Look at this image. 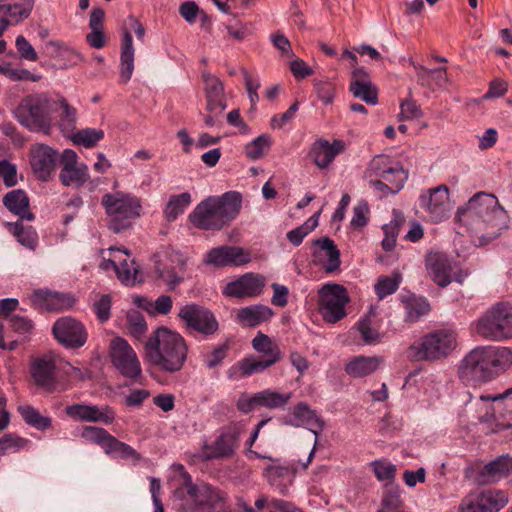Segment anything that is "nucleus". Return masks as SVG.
Here are the masks:
<instances>
[{"label":"nucleus","mask_w":512,"mask_h":512,"mask_svg":"<svg viewBox=\"0 0 512 512\" xmlns=\"http://www.w3.org/2000/svg\"><path fill=\"white\" fill-rule=\"evenodd\" d=\"M457 217L480 245L496 239L507 228V214L495 195L478 192L457 210Z\"/></svg>","instance_id":"obj_1"},{"label":"nucleus","mask_w":512,"mask_h":512,"mask_svg":"<svg viewBox=\"0 0 512 512\" xmlns=\"http://www.w3.org/2000/svg\"><path fill=\"white\" fill-rule=\"evenodd\" d=\"M145 359L158 370L176 373L183 369L188 355L185 338L167 327H158L144 343Z\"/></svg>","instance_id":"obj_2"},{"label":"nucleus","mask_w":512,"mask_h":512,"mask_svg":"<svg viewBox=\"0 0 512 512\" xmlns=\"http://www.w3.org/2000/svg\"><path fill=\"white\" fill-rule=\"evenodd\" d=\"M512 365V352L506 347L480 346L471 350L458 367L459 378L467 385L490 381Z\"/></svg>","instance_id":"obj_3"},{"label":"nucleus","mask_w":512,"mask_h":512,"mask_svg":"<svg viewBox=\"0 0 512 512\" xmlns=\"http://www.w3.org/2000/svg\"><path fill=\"white\" fill-rule=\"evenodd\" d=\"M174 497L180 501L178 512H225L227 494L208 483L194 484L188 473L183 483L175 489Z\"/></svg>","instance_id":"obj_4"},{"label":"nucleus","mask_w":512,"mask_h":512,"mask_svg":"<svg viewBox=\"0 0 512 512\" xmlns=\"http://www.w3.org/2000/svg\"><path fill=\"white\" fill-rule=\"evenodd\" d=\"M241 202V194L236 191L224 193L221 197H208L195 207L189 216L190 221L203 230H220L239 214Z\"/></svg>","instance_id":"obj_5"},{"label":"nucleus","mask_w":512,"mask_h":512,"mask_svg":"<svg viewBox=\"0 0 512 512\" xmlns=\"http://www.w3.org/2000/svg\"><path fill=\"white\" fill-rule=\"evenodd\" d=\"M101 205L107 216L108 227L114 233L129 229L143 212L140 197L120 190L104 194Z\"/></svg>","instance_id":"obj_6"},{"label":"nucleus","mask_w":512,"mask_h":512,"mask_svg":"<svg viewBox=\"0 0 512 512\" xmlns=\"http://www.w3.org/2000/svg\"><path fill=\"white\" fill-rule=\"evenodd\" d=\"M17 121L32 132L49 134L52 128V115L49 99L42 94L24 97L14 109Z\"/></svg>","instance_id":"obj_7"},{"label":"nucleus","mask_w":512,"mask_h":512,"mask_svg":"<svg viewBox=\"0 0 512 512\" xmlns=\"http://www.w3.org/2000/svg\"><path fill=\"white\" fill-rule=\"evenodd\" d=\"M474 331L489 341H503L512 337V306L497 303L474 322Z\"/></svg>","instance_id":"obj_8"},{"label":"nucleus","mask_w":512,"mask_h":512,"mask_svg":"<svg viewBox=\"0 0 512 512\" xmlns=\"http://www.w3.org/2000/svg\"><path fill=\"white\" fill-rule=\"evenodd\" d=\"M457 346L456 333L449 329H439L422 337L419 343L412 344L407 357L413 361H435L447 357Z\"/></svg>","instance_id":"obj_9"},{"label":"nucleus","mask_w":512,"mask_h":512,"mask_svg":"<svg viewBox=\"0 0 512 512\" xmlns=\"http://www.w3.org/2000/svg\"><path fill=\"white\" fill-rule=\"evenodd\" d=\"M186 332L198 333L205 338L214 336L219 331V322L208 308L196 303L183 305L177 314Z\"/></svg>","instance_id":"obj_10"},{"label":"nucleus","mask_w":512,"mask_h":512,"mask_svg":"<svg viewBox=\"0 0 512 512\" xmlns=\"http://www.w3.org/2000/svg\"><path fill=\"white\" fill-rule=\"evenodd\" d=\"M80 436L83 440L100 446L108 455L132 460L134 463L141 460V455L132 446L118 440L102 427L84 426Z\"/></svg>","instance_id":"obj_11"},{"label":"nucleus","mask_w":512,"mask_h":512,"mask_svg":"<svg viewBox=\"0 0 512 512\" xmlns=\"http://www.w3.org/2000/svg\"><path fill=\"white\" fill-rule=\"evenodd\" d=\"M349 296L340 284H325L319 290V313L328 323H336L346 316L345 306Z\"/></svg>","instance_id":"obj_12"},{"label":"nucleus","mask_w":512,"mask_h":512,"mask_svg":"<svg viewBox=\"0 0 512 512\" xmlns=\"http://www.w3.org/2000/svg\"><path fill=\"white\" fill-rule=\"evenodd\" d=\"M110 358L116 370L125 378L137 382L142 376L138 356L131 345L122 337L110 342Z\"/></svg>","instance_id":"obj_13"},{"label":"nucleus","mask_w":512,"mask_h":512,"mask_svg":"<svg viewBox=\"0 0 512 512\" xmlns=\"http://www.w3.org/2000/svg\"><path fill=\"white\" fill-rule=\"evenodd\" d=\"M131 30L135 32L139 40L143 39L145 35V28L133 15H129L125 19L123 27L120 54V80L123 84H126L131 79L134 71L135 49L133 47Z\"/></svg>","instance_id":"obj_14"},{"label":"nucleus","mask_w":512,"mask_h":512,"mask_svg":"<svg viewBox=\"0 0 512 512\" xmlns=\"http://www.w3.org/2000/svg\"><path fill=\"white\" fill-rule=\"evenodd\" d=\"M507 502L505 493L500 490L469 493L462 499L459 512H498Z\"/></svg>","instance_id":"obj_15"},{"label":"nucleus","mask_w":512,"mask_h":512,"mask_svg":"<svg viewBox=\"0 0 512 512\" xmlns=\"http://www.w3.org/2000/svg\"><path fill=\"white\" fill-rule=\"evenodd\" d=\"M52 332L56 340L67 348H80L87 341V332L84 325L69 316L59 318L54 323Z\"/></svg>","instance_id":"obj_16"},{"label":"nucleus","mask_w":512,"mask_h":512,"mask_svg":"<svg viewBox=\"0 0 512 512\" xmlns=\"http://www.w3.org/2000/svg\"><path fill=\"white\" fill-rule=\"evenodd\" d=\"M62 165L59 180L63 186H83L90 178L88 167L84 163H78V155L74 150L65 149L60 158Z\"/></svg>","instance_id":"obj_17"},{"label":"nucleus","mask_w":512,"mask_h":512,"mask_svg":"<svg viewBox=\"0 0 512 512\" xmlns=\"http://www.w3.org/2000/svg\"><path fill=\"white\" fill-rule=\"evenodd\" d=\"M30 373L35 386L46 393L58 391L56 379V363L52 356L45 355L36 358L30 367Z\"/></svg>","instance_id":"obj_18"},{"label":"nucleus","mask_w":512,"mask_h":512,"mask_svg":"<svg viewBox=\"0 0 512 512\" xmlns=\"http://www.w3.org/2000/svg\"><path fill=\"white\" fill-rule=\"evenodd\" d=\"M448 199V187L440 185L420 196V207L429 214L431 221L438 223L448 217Z\"/></svg>","instance_id":"obj_19"},{"label":"nucleus","mask_w":512,"mask_h":512,"mask_svg":"<svg viewBox=\"0 0 512 512\" xmlns=\"http://www.w3.org/2000/svg\"><path fill=\"white\" fill-rule=\"evenodd\" d=\"M241 429L232 424L221 429L219 436L206 447V455L209 459L231 457L239 447Z\"/></svg>","instance_id":"obj_20"},{"label":"nucleus","mask_w":512,"mask_h":512,"mask_svg":"<svg viewBox=\"0 0 512 512\" xmlns=\"http://www.w3.org/2000/svg\"><path fill=\"white\" fill-rule=\"evenodd\" d=\"M58 160L56 150L45 144H39L31 150L30 165L35 177L47 182L54 172Z\"/></svg>","instance_id":"obj_21"},{"label":"nucleus","mask_w":512,"mask_h":512,"mask_svg":"<svg viewBox=\"0 0 512 512\" xmlns=\"http://www.w3.org/2000/svg\"><path fill=\"white\" fill-rule=\"evenodd\" d=\"M30 300L35 308L46 311H63L72 308L76 303L73 294L49 289L35 290Z\"/></svg>","instance_id":"obj_22"},{"label":"nucleus","mask_w":512,"mask_h":512,"mask_svg":"<svg viewBox=\"0 0 512 512\" xmlns=\"http://www.w3.org/2000/svg\"><path fill=\"white\" fill-rule=\"evenodd\" d=\"M65 413L68 417L78 422H101L109 425L115 420V412L109 406L99 407L97 405L77 403L67 406Z\"/></svg>","instance_id":"obj_23"},{"label":"nucleus","mask_w":512,"mask_h":512,"mask_svg":"<svg viewBox=\"0 0 512 512\" xmlns=\"http://www.w3.org/2000/svg\"><path fill=\"white\" fill-rule=\"evenodd\" d=\"M480 399L496 402L493 408L495 411L493 433L512 428V388L494 396L481 395Z\"/></svg>","instance_id":"obj_24"},{"label":"nucleus","mask_w":512,"mask_h":512,"mask_svg":"<svg viewBox=\"0 0 512 512\" xmlns=\"http://www.w3.org/2000/svg\"><path fill=\"white\" fill-rule=\"evenodd\" d=\"M251 261V254L242 247L220 246L207 254V263L217 267L242 266Z\"/></svg>","instance_id":"obj_25"},{"label":"nucleus","mask_w":512,"mask_h":512,"mask_svg":"<svg viewBox=\"0 0 512 512\" xmlns=\"http://www.w3.org/2000/svg\"><path fill=\"white\" fill-rule=\"evenodd\" d=\"M265 285V278L259 274L247 273L237 280L228 283L224 294L229 297L244 298L255 297L261 294Z\"/></svg>","instance_id":"obj_26"},{"label":"nucleus","mask_w":512,"mask_h":512,"mask_svg":"<svg viewBox=\"0 0 512 512\" xmlns=\"http://www.w3.org/2000/svg\"><path fill=\"white\" fill-rule=\"evenodd\" d=\"M344 150L345 143L340 139L330 143L326 139L319 138L311 145L308 156L319 169H326Z\"/></svg>","instance_id":"obj_27"},{"label":"nucleus","mask_w":512,"mask_h":512,"mask_svg":"<svg viewBox=\"0 0 512 512\" xmlns=\"http://www.w3.org/2000/svg\"><path fill=\"white\" fill-rule=\"evenodd\" d=\"M349 91L354 97L365 101L367 104L378 103V89L372 84L368 72L363 67L352 71Z\"/></svg>","instance_id":"obj_28"},{"label":"nucleus","mask_w":512,"mask_h":512,"mask_svg":"<svg viewBox=\"0 0 512 512\" xmlns=\"http://www.w3.org/2000/svg\"><path fill=\"white\" fill-rule=\"evenodd\" d=\"M425 268L428 276L438 286L446 287L451 283L452 265L445 254L429 253L425 258Z\"/></svg>","instance_id":"obj_29"},{"label":"nucleus","mask_w":512,"mask_h":512,"mask_svg":"<svg viewBox=\"0 0 512 512\" xmlns=\"http://www.w3.org/2000/svg\"><path fill=\"white\" fill-rule=\"evenodd\" d=\"M512 471V457L501 455L484 465L476 474L475 481L479 485L491 484L499 481Z\"/></svg>","instance_id":"obj_30"},{"label":"nucleus","mask_w":512,"mask_h":512,"mask_svg":"<svg viewBox=\"0 0 512 512\" xmlns=\"http://www.w3.org/2000/svg\"><path fill=\"white\" fill-rule=\"evenodd\" d=\"M203 78L207 110L215 115H220L226 109L223 84L217 77L210 74L203 75Z\"/></svg>","instance_id":"obj_31"},{"label":"nucleus","mask_w":512,"mask_h":512,"mask_svg":"<svg viewBox=\"0 0 512 512\" xmlns=\"http://www.w3.org/2000/svg\"><path fill=\"white\" fill-rule=\"evenodd\" d=\"M4 206L21 219L32 221L34 214L29 209V197L23 189H15L3 197Z\"/></svg>","instance_id":"obj_32"},{"label":"nucleus","mask_w":512,"mask_h":512,"mask_svg":"<svg viewBox=\"0 0 512 512\" xmlns=\"http://www.w3.org/2000/svg\"><path fill=\"white\" fill-rule=\"evenodd\" d=\"M384 362L382 356H356L345 365V372L353 378H361L375 372Z\"/></svg>","instance_id":"obj_33"},{"label":"nucleus","mask_w":512,"mask_h":512,"mask_svg":"<svg viewBox=\"0 0 512 512\" xmlns=\"http://www.w3.org/2000/svg\"><path fill=\"white\" fill-rule=\"evenodd\" d=\"M314 245L320 248L318 257L321 259L325 258L323 262V269L326 273H333L340 267V250L336 244L329 237L320 238L314 241Z\"/></svg>","instance_id":"obj_34"},{"label":"nucleus","mask_w":512,"mask_h":512,"mask_svg":"<svg viewBox=\"0 0 512 512\" xmlns=\"http://www.w3.org/2000/svg\"><path fill=\"white\" fill-rule=\"evenodd\" d=\"M296 469L284 465H269L265 469V476L268 482L279 489L281 493H285L288 485L293 482Z\"/></svg>","instance_id":"obj_35"},{"label":"nucleus","mask_w":512,"mask_h":512,"mask_svg":"<svg viewBox=\"0 0 512 512\" xmlns=\"http://www.w3.org/2000/svg\"><path fill=\"white\" fill-rule=\"evenodd\" d=\"M285 424L300 427L303 425L317 426L323 428V421L306 402H299L292 411V418L284 421Z\"/></svg>","instance_id":"obj_36"},{"label":"nucleus","mask_w":512,"mask_h":512,"mask_svg":"<svg viewBox=\"0 0 512 512\" xmlns=\"http://www.w3.org/2000/svg\"><path fill=\"white\" fill-rule=\"evenodd\" d=\"M398 170H404V168L400 164L392 165L391 158L386 155L375 156L368 167L370 175L380 177L386 182H392V176L397 177Z\"/></svg>","instance_id":"obj_37"},{"label":"nucleus","mask_w":512,"mask_h":512,"mask_svg":"<svg viewBox=\"0 0 512 512\" xmlns=\"http://www.w3.org/2000/svg\"><path fill=\"white\" fill-rule=\"evenodd\" d=\"M272 315L273 311L268 306L254 305L240 309L237 317L241 323L249 327H255L267 321Z\"/></svg>","instance_id":"obj_38"},{"label":"nucleus","mask_w":512,"mask_h":512,"mask_svg":"<svg viewBox=\"0 0 512 512\" xmlns=\"http://www.w3.org/2000/svg\"><path fill=\"white\" fill-rule=\"evenodd\" d=\"M401 302L405 308V321L407 322H416L430 311V304L423 297L405 296L402 297Z\"/></svg>","instance_id":"obj_39"},{"label":"nucleus","mask_w":512,"mask_h":512,"mask_svg":"<svg viewBox=\"0 0 512 512\" xmlns=\"http://www.w3.org/2000/svg\"><path fill=\"white\" fill-rule=\"evenodd\" d=\"M17 411L27 425L37 430L45 431L52 426L51 417L43 416L38 409L31 405H19Z\"/></svg>","instance_id":"obj_40"},{"label":"nucleus","mask_w":512,"mask_h":512,"mask_svg":"<svg viewBox=\"0 0 512 512\" xmlns=\"http://www.w3.org/2000/svg\"><path fill=\"white\" fill-rule=\"evenodd\" d=\"M252 347L255 351L262 354L267 360H275V363L279 362L282 358V353L279 346L272 341L266 334L258 332L252 340Z\"/></svg>","instance_id":"obj_41"},{"label":"nucleus","mask_w":512,"mask_h":512,"mask_svg":"<svg viewBox=\"0 0 512 512\" xmlns=\"http://www.w3.org/2000/svg\"><path fill=\"white\" fill-rule=\"evenodd\" d=\"M259 406L267 409H285L292 398V393H280L271 389L257 392Z\"/></svg>","instance_id":"obj_42"},{"label":"nucleus","mask_w":512,"mask_h":512,"mask_svg":"<svg viewBox=\"0 0 512 512\" xmlns=\"http://www.w3.org/2000/svg\"><path fill=\"white\" fill-rule=\"evenodd\" d=\"M58 103L61 108L58 122L60 130L64 135L70 136L76 130L77 110L64 97L59 98Z\"/></svg>","instance_id":"obj_43"},{"label":"nucleus","mask_w":512,"mask_h":512,"mask_svg":"<svg viewBox=\"0 0 512 512\" xmlns=\"http://www.w3.org/2000/svg\"><path fill=\"white\" fill-rule=\"evenodd\" d=\"M191 204V195L188 192H183L179 195H172L169 198L165 208L164 216L168 222L175 221L179 215L183 214Z\"/></svg>","instance_id":"obj_44"},{"label":"nucleus","mask_w":512,"mask_h":512,"mask_svg":"<svg viewBox=\"0 0 512 512\" xmlns=\"http://www.w3.org/2000/svg\"><path fill=\"white\" fill-rule=\"evenodd\" d=\"M418 81L422 86L430 87L432 82L437 87H444L447 83L446 67L428 69L422 65L415 66Z\"/></svg>","instance_id":"obj_45"},{"label":"nucleus","mask_w":512,"mask_h":512,"mask_svg":"<svg viewBox=\"0 0 512 512\" xmlns=\"http://www.w3.org/2000/svg\"><path fill=\"white\" fill-rule=\"evenodd\" d=\"M109 264L116 272L118 279L127 286H133L141 280L138 279L139 268L134 260L124 259L118 265L115 261L109 260Z\"/></svg>","instance_id":"obj_46"},{"label":"nucleus","mask_w":512,"mask_h":512,"mask_svg":"<svg viewBox=\"0 0 512 512\" xmlns=\"http://www.w3.org/2000/svg\"><path fill=\"white\" fill-rule=\"evenodd\" d=\"M229 350V341L210 346L209 349L202 355L204 366L209 370L218 368L223 364L225 358L228 356Z\"/></svg>","instance_id":"obj_47"},{"label":"nucleus","mask_w":512,"mask_h":512,"mask_svg":"<svg viewBox=\"0 0 512 512\" xmlns=\"http://www.w3.org/2000/svg\"><path fill=\"white\" fill-rule=\"evenodd\" d=\"M69 137L76 145L92 148L104 138V131L96 128L75 130Z\"/></svg>","instance_id":"obj_48"},{"label":"nucleus","mask_w":512,"mask_h":512,"mask_svg":"<svg viewBox=\"0 0 512 512\" xmlns=\"http://www.w3.org/2000/svg\"><path fill=\"white\" fill-rule=\"evenodd\" d=\"M272 144L270 135L261 134L245 146V155L251 160H258L268 152Z\"/></svg>","instance_id":"obj_49"},{"label":"nucleus","mask_w":512,"mask_h":512,"mask_svg":"<svg viewBox=\"0 0 512 512\" xmlns=\"http://www.w3.org/2000/svg\"><path fill=\"white\" fill-rule=\"evenodd\" d=\"M355 329H357L363 342L367 345L377 344L383 337L378 329L373 326L372 321L368 316L361 318L357 322Z\"/></svg>","instance_id":"obj_50"},{"label":"nucleus","mask_w":512,"mask_h":512,"mask_svg":"<svg viewBox=\"0 0 512 512\" xmlns=\"http://www.w3.org/2000/svg\"><path fill=\"white\" fill-rule=\"evenodd\" d=\"M127 329L130 336L141 341L147 330V323L139 311H131L127 314Z\"/></svg>","instance_id":"obj_51"},{"label":"nucleus","mask_w":512,"mask_h":512,"mask_svg":"<svg viewBox=\"0 0 512 512\" xmlns=\"http://www.w3.org/2000/svg\"><path fill=\"white\" fill-rule=\"evenodd\" d=\"M377 480L391 482L395 479L397 467L386 459H377L369 464Z\"/></svg>","instance_id":"obj_52"},{"label":"nucleus","mask_w":512,"mask_h":512,"mask_svg":"<svg viewBox=\"0 0 512 512\" xmlns=\"http://www.w3.org/2000/svg\"><path fill=\"white\" fill-rule=\"evenodd\" d=\"M274 364H276L275 360H267L264 357H249L240 361L239 369L243 376H250L255 373L263 372Z\"/></svg>","instance_id":"obj_53"},{"label":"nucleus","mask_w":512,"mask_h":512,"mask_svg":"<svg viewBox=\"0 0 512 512\" xmlns=\"http://www.w3.org/2000/svg\"><path fill=\"white\" fill-rule=\"evenodd\" d=\"M408 179V173L405 170H398V174L396 180H392V182H386L382 180H371L370 184L376 190L383 192L384 194H396L398 193L404 186V183Z\"/></svg>","instance_id":"obj_54"},{"label":"nucleus","mask_w":512,"mask_h":512,"mask_svg":"<svg viewBox=\"0 0 512 512\" xmlns=\"http://www.w3.org/2000/svg\"><path fill=\"white\" fill-rule=\"evenodd\" d=\"M401 276L393 274L391 276H381L375 284V293L378 299L382 300L386 296L395 293L400 285Z\"/></svg>","instance_id":"obj_55"},{"label":"nucleus","mask_w":512,"mask_h":512,"mask_svg":"<svg viewBox=\"0 0 512 512\" xmlns=\"http://www.w3.org/2000/svg\"><path fill=\"white\" fill-rule=\"evenodd\" d=\"M318 225V216L315 214L310 219H308L303 225L289 231L287 233V239L293 244L295 247L299 246L303 239L315 229Z\"/></svg>","instance_id":"obj_56"},{"label":"nucleus","mask_w":512,"mask_h":512,"mask_svg":"<svg viewBox=\"0 0 512 512\" xmlns=\"http://www.w3.org/2000/svg\"><path fill=\"white\" fill-rule=\"evenodd\" d=\"M155 271L157 276L162 279L170 289H174L181 282L176 267L167 265L164 261H157Z\"/></svg>","instance_id":"obj_57"},{"label":"nucleus","mask_w":512,"mask_h":512,"mask_svg":"<svg viewBox=\"0 0 512 512\" xmlns=\"http://www.w3.org/2000/svg\"><path fill=\"white\" fill-rule=\"evenodd\" d=\"M10 231L17 237L18 241L29 248H34L37 244V234L32 229H25L20 222L9 224Z\"/></svg>","instance_id":"obj_58"},{"label":"nucleus","mask_w":512,"mask_h":512,"mask_svg":"<svg viewBox=\"0 0 512 512\" xmlns=\"http://www.w3.org/2000/svg\"><path fill=\"white\" fill-rule=\"evenodd\" d=\"M33 8V2L31 0H25L22 3L14 5H0V11L5 10L10 17L14 18L16 22H19L27 18Z\"/></svg>","instance_id":"obj_59"},{"label":"nucleus","mask_w":512,"mask_h":512,"mask_svg":"<svg viewBox=\"0 0 512 512\" xmlns=\"http://www.w3.org/2000/svg\"><path fill=\"white\" fill-rule=\"evenodd\" d=\"M402 221L403 220L396 218L383 227L385 237L382 240V248L385 251H391L395 247L400 224Z\"/></svg>","instance_id":"obj_60"},{"label":"nucleus","mask_w":512,"mask_h":512,"mask_svg":"<svg viewBox=\"0 0 512 512\" xmlns=\"http://www.w3.org/2000/svg\"><path fill=\"white\" fill-rule=\"evenodd\" d=\"M7 321L9 328L18 335L30 334L34 328L33 322L25 316L12 315Z\"/></svg>","instance_id":"obj_61"},{"label":"nucleus","mask_w":512,"mask_h":512,"mask_svg":"<svg viewBox=\"0 0 512 512\" xmlns=\"http://www.w3.org/2000/svg\"><path fill=\"white\" fill-rule=\"evenodd\" d=\"M48 46L55 47L63 60L67 61L71 66L78 65L83 62V56L75 49L61 45L59 42L50 41Z\"/></svg>","instance_id":"obj_62"},{"label":"nucleus","mask_w":512,"mask_h":512,"mask_svg":"<svg viewBox=\"0 0 512 512\" xmlns=\"http://www.w3.org/2000/svg\"><path fill=\"white\" fill-rule=\"evenodd\" d=\"M0 176L3 179L5 186L12 187L17 184V169L16 166L7 160L0 161Z\"/></svg>","instance_id":"obj_63"},{"label":"nucleus","mask_w":512,"mask_h":512,"mask_svg":"<svg viewBox=\"0 0 512 512\" xmlns=\"http://www.w3.org/2000/svg\"><path fill=\"white\" fill-rule=\"evenodd\" d=\"M94 312L101 323L106 322L110 318L111 298L109 295H102L98 301L94 303Z\"/></svg>","instance_id":"obj_64"}]
</instances>
